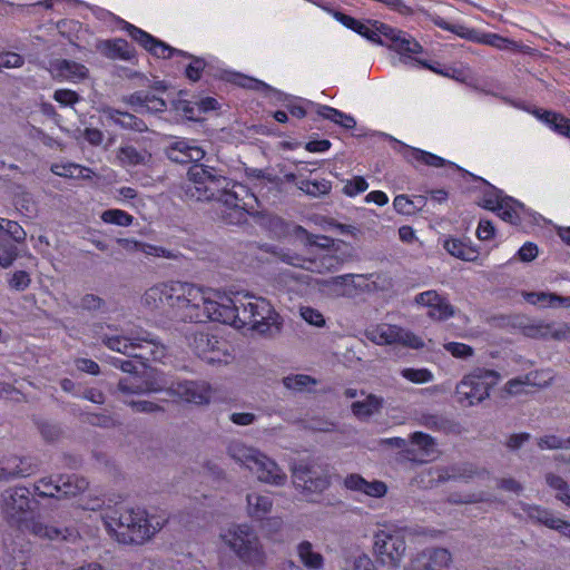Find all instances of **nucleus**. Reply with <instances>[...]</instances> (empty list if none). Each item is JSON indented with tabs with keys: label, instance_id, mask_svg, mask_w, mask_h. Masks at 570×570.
Wrapping results in <instances>:
<instances>
[{
	"label": "nucleus",
	"instance_id": "nucleus-20",
	"mask_svg": "<svg viewBox=\"0 0 570 570\" xmlns=\"http://www.w3.org/2000/svg\"><path fill=\"white\" fill-rule=\"evenodd\" d=\"M452 562V556L444 548L431 547L419 552L409 564V570H445Z\"/></svg>",
	"mask_w": 570,
	"mask_h": 570
},
{
	"label": "nucleus",
	"instance_id": "nucleus-38",
	"mask_svg": "<svg viewBox=\"0 0 570 570\" xmlns=\"http://www.w3.org/2000/svg\"><path fill=\"white\" fill-rule=\"evenodd\" d=\"M444 248L453 257L465 262H474L479 256V252L473 246L459 238L446 239Z\"/></svg>",
	"mask_w": 570,
	"mask_h": 570
},
{
	"label": "nucleus",
	"instance_id": "nucleus-32",
	"mask_svg": "<svg viewBox=\"0 0 570 570\" xmlns=\"http://www.w3.org/2000/svg\"><path fill=\"white\" fill-rule=\"evenodd\" d=\"M297 557L304 570H321L324 567L323 556L308 541H302L296 548Z\"/></svg>",
	"mask_w": 570,
	"mask_h": 570
},
{
	"label": "nucleus",
	"instance_id": "nucleus-25",
	"mask_svg": "<svg viewBox=\"0 0 570 570\" xmlns=\"http://www.w3.org/2000/svg\"><path fill=\"white\" fill-rule=\"evenodd\" d=\"M166 155L174 163L187 164L202 160L205 151L194 140L179 139L170 144Z\"/></svg>",
	"mask_w": 570,
	"mask_h": 570
},
{
	"label": "nucleus",
	"instance_id": "nucleus-61",
	"mask_svg": "<svg viewBox=\"0 0 570 570\" xmlns=\"http://www.w3.org/2000/svg\"><path fill=\"white\" fill-rule=\"evenodd\" d=\"M393 206L397 213L403 215H411L417 209L414 202L405 195H397L393 200Z\"/></svg>",
	"mask_w": 570,
	"mask_h": 570
},
{
	"label": "nucleus",
	"instance_id": "nucleus-10",
	"mask_svg": "<svg viewBox=\"0 0 570 570\" xmlns=\"http://www.w3.org/2000/svg\"><path fill=\"white\" fill-rule=\"evenodd\" d=\"M377 30L385 37L390 38L392 42L391 48L400 53V61L402 63L407 65L411 61H414L417 66L432 70L438 75L452 78L456 77L455 69H440L439 67H435L428 61L416 59L414 56L422 51V46L406 33L400 30H394L385 24H381Z\"/></svg>",
	"mask_w": 570,
	"mask_h": 570
},
{
	"label": "nucleus",
	"instance_id": "nucleus-4",
	"mask_svg": "<svg viewBox=\"0 0 570 570\" xmlns=\"http://www.w3.org/2000/svg\"><path fill=\"white\" fill-rule=\"evenodd\" d=\"M104 523L118 542L141 544L165 525L166 518L149 514L142 508H126L105 515Z\"/></svg>",
	"mask_w": 570,
	"mask_h": 570
},
{
	"label": "nucleus",
	"instance_id": "nucleus-7",
	"mask_svg": "<svg viewBox=\"0 0 570 570\" xmlns=\"http://www.w3.org/2000/svg\"><path fill=\"white\" fill-rule=\"evenodd\" d=\"M230 550L249 566H265L267 556L254 529L248 524H232L220 533Z\"/></svg>",
	"mask_w": 570,
	"mask_h": 570
},
{
	"label": "nucleus",
	"instance_id": "nucleus-46",
	"mask_svg": "<svg viewBox=\"0 0 570 570\" xmlns=\"http://www.w3.org/2000/svg\"><path fill=\"white\" fill-rule=\"evenodd\" d=\"M0 235L6 238H11L14 243H22L26 239L24 229L13 220L0 218Z\"/></svg>",
	"mask_w": 570,
	"mask_h": 570
},
{
	"label": "nucleus",
	"instance_id": "nucleus-34",
	"mask_svg": "<svg viewBox=\"0 0 570 570\" xmlns=\"http://www.w3.org/2000/svg\"><path fill=\"white\" fill-rule=\"evenodd\" d=\"M406 151L404 153V157L412 164H422L430 167L440 168L445 166L446 164H451L444 158L434 155L432 153L405 146Z\"/></svg>",
	"mask_w": 570,
	"mask_h": 570
},
{
	"label": "nucleus",
	"instance_id": "nucleus-17",
	"mask_svg": "<svg viewBox=\"0 0 570 570\" xmlns=\"http://www.w3.org/2000/svg\"><path fill=\"white\" fill-rule=\"evenodd\" d=\"M414 303L428 308L426 315L433 321L443 322L455 315V307L448 296L435 289L419 293L414 297Z\"/></svg>",
	"mask_w": 570,
	"mask_h": 570
},
{
	"label": "nucleus",
	"instance_id": "nucleus-18",
	"mask_svg": "<svg viewBox=\"0 0 570 570\" xmlns=\"http://www.w3.org/2000/svg\"><path fill=\"white\" fill-rule=\"evenodd\" d=\"M293 482L297 489L320 493L330 485L327 473L314 465L299 464L293 468Z\"/></svg>",
	"mask_w": 570,
	"mask_h": 570
},
{
	"label": "nucleus",
	"instance_id": "nucleus-47",
	"mask_svg": "<svg viewBox=\"0 0 570 570\" xmlns=\"http://www.w3.org/2000/svg\"><path fill=\"white\" fill-rule=\"evenodd\" d=\"M101 220L107 224L127 227L132 224L134 217L121 209H108L102 212Z\"/></svg>",
	"mask_w": 570,
	"mask_h": 570
},
{
	"label": "nucleus",
	"instance_id": "nucleus-14",
	"mask_svg": "<svg viewBox=\"0 0 570 570\" xmlns=\"http://www.w3.org/2000/svg\"><path fill=\"white\" fill-rule=\"evenodd\" d=\"M365 335L377 345L401 344L413 350L424 347V342L420 336L397 325L381 324L367 330Z\"/></svg>",
	"mask_w": 570,
	"mask_h": 570
},
{
	"label": "nucleus",
	"instance_id": "nucleus-43",
	"mask_svg": "<svg viewBox=\"0 0 570 570\" xmlns=\"http://www.w3.org/2000/svg\"><path fill=\"white\" fill-rule=\"evenodd\" d=\"M546 481L557 492L556 498L570 508V488L567 481L553 473H548Z\"/></svg>",
	"mask_w": 570,
	"mask_h": 570
},
{
	"label": "nucleus",
	"instance_id": "nucleus-33",
	"mask_svg": "<svg viewBox=\"0 0 570 570\" xmlns=\"http://www.w3.org/2000/svg\"><path fill=\"white\" fill-rule=\"evenodd\" d=\"M355 278L363 282L365 281L364 275L345 274L326 279L323 282V285L328 287L332 294L336 296H344L350 294V286L354 288L363 286L361 283L356 284Z\"/></svg>",
	"mask_w": 570,
	"mask_h": 570
},
{
	"label": "nucleus",
	"instance_id": "nucleus-63",
	"mask_svg": "<svg viewBox=\"0 0 570 570\" xmlns=\"http://www.w3.org/2000/svg\"><path fill=\"white\" fill-rule=\"evenodd\" d=\"M426 475L430 478L428 482L431 487L434 484L446 482L456 476L454 473H450L448 469L440 468L428 470Z\"/></svg>",
	"mask_w": 570,
	"mask_h": 570
},
{
	"label": "nucleus",
	"instance_id": "nucleus-53",
	"mask_svg": "<svg viewBox=\"0 0 570 570\" xmlns=\"http://www.w3.org/2000/svg\"><path fill=\"white\" fill-rule=\"evenodd\" d=\"M144 380L139 376H131L120 380L118 389L126 394H144Z\"/></svg>",
	"mask_w": 570,
	"mask_h": 570
},
{
	"label": "nucleus",
	"instance_id": "nucleus-29",
	"mask_svg": "<svg viewBox=\"0 0 570 570\" xmlns=\"http://www.w3.org/2000/svg\"><path fill=\"white\" fill-rule=\"evenodd\" d=\"M519 507L533 522L541 523L560 532L564 520L556 517L551 511L540 505H531L524 502H519Z\"/></svg>",
	"mask_w": 570,
	"mask_h": 570
},
{
	"label": "nucleus",
	"instance_id": "nucleus-55",
	"mask_svg": "<svg viewBox=\"0 0 570 570\" xmlns=\"http://www.w3.org/2000/svg\"><path fill=\"white\" fill-rule=\"evenodd\" d=\"M127 31L135 41H137L141 47H144L148 51L151 48L153 43H155V37L130 23H127Z\"/></svg>",
	"mask_w": 570,
	"mask_h": 570
},
{
	"label": "nucleus",
	"instance_id": "nucleus-27",
	"mask_svg": "<svg viewBox=\"0 0 570 570\" xmlns=\"http://www.w3.org/2000/svg\"><path fill=\"white\" fill-rule=\"evenodd\" d=\"M346 489L363 493L371 498H383L387 492V485L383 481H367L362 475L353 473L345 478Z\"/></svg>",
	"mask_w": 570,
	"mask_h": 570
},
{
	"label": "nucleus",
	"instance_id": "nucleus-30",
	"mask_svg": "<svg viewBox=\"0 0 570 570\" xmlns=\"http://www.w3.org/2000/svg\"><path fill=\"white\" fill-rule=\"evenodd\" d=\"M97 49L109 59L129 61L135 57V49L127 40L117 38L114 40L100 41Z\"/></svg>",
	"mask_w": 570,
	"mask_h": 570
},
{
	"label": "nucleus",
	"instance_id": "nucleus-24",
	"mask_svg": "<svg viewBox=\"0 0 570 570\" xmlns=\"http://www.w3.org/2000/svg\"><path fill=\"white\" fill-rule=\"evenodd\" d=\"M49 71L55 78L71 82H79L89 76V70L85 65L68 59L51 60Z\"/></svg>",
	"mask_w": 570,
	"mask_h": 570
},
{
	"label": "nucleus",
	"instance_id": "nucleus-64",
	"mask_svg": "<svg viewBox=\"0 0 570 570\" xmlns=\"http://www.w3.org/2000/svg\"><path fill=\"white\" fill-rule=\"evenodd\" d=\"M30 283V276L24 271L14 272L11 278L9 279L10 287L19 292L27 289Z\"/></svg>",
	"mask_w": 570,
	"mask_h": 570
},
{
	"label": "nucleus",
	"instance_id": "nucleus-12",
	"mask_svg": "<svg viewBox=\"0 0 570 570\" xmlns=\"http://www.w3.org/2000/svg\"><path fill=\"white\" fill-rule=\"evenodd\" d=\"M480 205L495 212L501 219L513 225L519 224L527 212L523 204L503 195L502 190L491 185L483 191Z\"/></svg>",
	"mask_w": 570,
	"mask_h": 570
},
{
	"label": "nucleus",
	"instance_id": "nucleus-37",
	"mask_svg": "<svg viewBox=\"0 0 570 570\" xmlns=\"http://www.w3.org/2000/svg\"><path fill=\"white\" fill-rule=\"evenodd\" d=\"M246 501L249 517L259 520L271 511L273 505V501L269 495L256 492L247 494Z\"/></svg>",
	"mask_w": 570,
	"mask_h": 570
},
{
	"label": "nucleus",
	"instance_id": "nucleus-52",
	"mask_svg": "<svg viewBox=\"0 0 570 570\" xmlns=\"http://www.w3.org/2000/svg\"><path fill=\"white\" fill-rule=\"evenodd\" d=\"M299 315L307 324L312 326L324 327L326 324L324 315L314 307L301 306Z\"/></svg>",
	"mask_w": 570,
	"mask_h": 570
},
{
	"label": "nucleus",
	"instance_id": "nucleus-36",
	"mask_svg": "<svg viewBox=\"0 0 570 570\" xmlns=\"http://www.w3.org/2000/svg\"><path fill=\"white\" fill-rule=\"evenodd\" d=\"M51 171L57 176L72 179H91L95 175L90 168L75 163L52 164Z\"/></svg>",
	"mask_w": 570,
	"mask_h": 570
},
{
	"label": "nucleus",
	"instance_id": "nucleus-39",
	"mask_svg": "<svg viewBox=\"0 0 570 570\" xmlns=\"http://www.w3.org/2000/svg\"><path fill=\"white\" fill-rule=\"evenodd\" d=\"M533 114L556 132L570 137V119L560 114L547 110H535Z\"/></svg>",
	"mask_w": 570,
	"mask_h": 570
},
{
	"label": "nucleus",
	"instance_id": "nucleus-5",
	"mask_svg": "<svg viewBox=\"0 0 570 570\" xmlns=\"http://www.w3.org/2000/svg\"><path fill=\"white\" fill-rule=\"evenodd\" d=\"M223 318L227 324L242 328L249 326L255 332L273 336L281 331L282 320L272 304L256 296H245L240 299L230 297L229 307L223 308Z\"/></svg>",
	"mask_w": 570,
	"mask_h": 570
},
{
	"label": "nucleus",
	"instance_id": "nucleus-9",
	"mask_svg": "<svg viewBox=\"0 0 570 570\" xmlns=\"http://www.w3.org/2000/svg\"><path fill=\"white\" fill-rule=\"evenodd\" d=\"M373 551L382 566L399 568L406 552V530L396 527L379 530L374 534Z\"/></svg>",
	"mask_w": 570,
	"mask_h": 570
},
{
	"label": "nucleus",
	"instance_id": "nucleus-51",
	"mask_svg": "<svg viewBox=\"0 0 570 570\" xmlns=\"http://www.w3.org/2000/svg\"><path fill=\"white\" fill-rule=\"evenodd\" d=\"M448 501L454 504H471L489 501V497L484 492L464 494L454 492L449 495Z\"/></svg>",
	"mask_w": 570,
	"mask_h": 570
},
{
	"label": "nucleus",
	"instance_id": "nucleus-2",
	"mask_svg": "<svg viewBox=\"0 0 570 570\" xmlns=\"http://www.w3.org/2000/svg\"><path fill=\"white\" fill-rule=\"evenodd\" d=\"M0 512L9 527L29 532L40 539L69 540L73 535L70 529H58L42 523L31 509L30 492L24 487L8 488L0 494Z\"/></svg>",
	"mask_w": 570,
	"mask_h": 570
},
{
	"label": "nucleus",
	"instance_id": "nucleus-26",
	"mask_svg": "<svg viewBox=\"0 0 570 570\" xmlns=\"http://www.w3.org/2000/svg\"><path fill=\"white\" fill-rule=\"evenodd\" d=\"M100 114L108 124L118 126L121 129L136 132H145L148 130L147 124L134 114L121 111L112 107L101 108Z\"/></svg>",
	"mask_w": 570,
	"mask_h": 570
},
{
	"label": "nucleus",
	"instance_id": "nucleus-15",
	"mask_svg": "<svg viewBox=\"0 0 570 570\" xmlns=\"http://www.w3.org/2000/svg\"><path fill=\"white\" fill-rule=\"evenodd\" d=\"M88 481L76 474L61 475L57 480L42 478L35 484V491L43 498L73 497L88 488Z\"/></svg>",
	"mask_w": 570,
	"mask_h": 570
},
{
	"label": "nucleus",
	"instance_id": "nucleus-58",
	"mask_svg": "<svg viewBox=\"0 0 570 570\" xmlns=\"http://www.w3.org/2000/svg\"><path fill=\"white\" fill-rule=\"evenodd\" d=\"M433 23L435 26H438L439 28H441L442 30H446L452 33H455L461 38L470 37V30L466 27H464L463 24H452V23L448 22L442 17L438 16V17L433 18Z\"/></svg>",
	"mask_w": 570,
	"mask_h": 570
},
{
	"label": "nucleus",
	"instance_id": "nucleus-44",
	"mask_svg": "<svg viewBox=\"0 0 570 570\" xmlns=\"http://www.w3.org/2000/svg\"><path fill=\"white\" fill-rule=\"evenodd\" d=\"M400 375L413 384H426L434 381V374L426 367H403Z\"/></svg>",
	"mask_w": 570,
	"mask_h": 570
},
{
	"label": "nucleus",
	"instance_id": "nucleus-23",
	"mask_svg": "<svg viewBox=\"0 0 570 570\" xmlns=\"http://www.w3.org/2000/svg\"><path fill=\"white\" fill-rule=\"evenodd\" d=\"M435 440L423 432H414L410 445L405 449V458L413 462L424 463L436 454Z\"/></svg>",
	"mask_w": 570,
	"mask_h": 570
},
{
	"label": "nucleus",
	"instance_id": "nucleus-54",
	"mask_svg": "<svg viewBox=\"0 0 570 570\" xmlns=\"http://www.w3.org/2000/svg\"><path fill=\"white\" fill-rule=\"evenodd\" d=\"M419 422L421 425L436 431L445 430L449 425L446 419L439 414L424 413L420 416Z\"/></svg>",
	"mask_w": 570,
	"mask_h": 570
},
{
	"label": "nucleus",
	"instance_id": "nucleus-21",
	"mask_svg": "<svg viewBox=\"0 0 570 570\" xmlns=\"http://www.w3.org/2000/svg\"><path fill=\"white\" fill-rule=\"evenodd\" d=\"M171 308L181 320L187 321L189 311L202 301V287L191 283L175 282Z\"/></svg>",
	"mask_w": 570,
	"mask_h": 570
},
{
	"label": "nucleus",
	"instance_id": "nucleus-31",
	"mask_svg": "<svg viewBox=\"0 0 570 570\" xmlns=\"http://www.w3.org/2000/svg\"><path fill=\"white\" fill-rule=\"evenodd\" d=\"M151 155L146 149H137L131 145H122L117 150V159L124 167L146 165Z\"/></svg>",
	"mask_w": 570,
	"mask_h": 570
},
{
	"label": "nucleus",
	"instance_id": "nucleus-40",
	"mask_svg": "<svg viewBox=\"0 0 570 570\" xmlns=\"http://www.w3.org/2000/svg\"><path fill=\"white\" fill-rule=\"evenodd\" d=\"M524 298L528 303L533 305H541L543 307H552L556 305H564L567 307L570 306V296H560L556 293H525Z\"/></svg>",
	"mask_w": 570,
	"mask_h": 570
},
{
	"label": "nucleus",
	"instance_id": "nucleus-13",
	"mask_svg": "<svg viewBox=\"0 0 570 570\" xmlns=\"http://www.w3.org/2000/svg\"><path fill=\"white\" fill-rule=\"evenodd\" d=\"M281 259L294 267H299L313 273H331L337 271L342 264V258L331 249H318L317 253L308 257L301 256L293 252H285Z\"/></svg>",
	"mask_w": 570,
	"mask_h": 570
},
{
	"label": "nucleus",
	"instance_id": "nucleus-42",
	"mask_svg": "<svg viewBox=\"0 0 570 570\" xmlns=\"http://www.w3.org/2000/svg\"><path fill=\"white\" fill-rule=\"evenodd\" d=\"M535 373H529L521 377L511 379L505 383L504 391L509 395H520L522 393H528V387H533L539 385L535 383Z\"/></svg>",
	"mask_w": 570,
	"mask_h": 570
},
{
	"label": "nucleus",
	"instance_id": "nucleus-49",
	"mask_svg": "<svg viewBox=\"0 0 570 570\" xmlns=\"http://www.w3.org/2000/svg\"><path fill=\"white\" fill-rule=\"evenodd\" d=\"M283 384L288 390L302 392L307 390L311 385H315L316 381L309 375L296 374L284 377Z\"/></svg>",
	"mask_w": 570,
	"mask_h": 570
},
{
	"label": "nucleus",
	"instance_id": "nucleus-28",
	"mask_svg": "<svg viewBox=\"0 0 570 570\" xmlns=\"http://www.w3.org/2000/svg\"><path fill=\"white\" fill-rule=\"evenodd\" d=\"M175 288V282L157 284L145 292L142 302L150 308H159L164 304L171 307Z\"/></svg>",
	"mask_w": 570,
	"mask_h": 570
},
{
	"label": "nucleus",
	"instance_id": "nucleus-6",
	"mask_svg": "<svg viewBox=\"0 0 570 570\" xmlns=\"http://www.w3.org/2000/svg\"><path fill=\"white\" fill-rule=\"evenodd\" d=\"M227 452L236 462L254 471L261 482L276 487L285 484L287 476L283 470L258 450L235 441L228 445Z\"/></svg>",
	"mask_w": 570,
	"mask_h": 570
},
{
	"label": "nucleus",
	"instance_id": "nucleus-59",
	"mask_svg": "<svg viewBox=\"0 0 570 570\" xmlns=\"http://www.w3.org/2000/svg\"><path fill=\"white\" fill-rule=\"evenodd\" d=\"M53 99L62 107L73 106L80 100L79 95L70 89H58L53 94Z\"/></svg>",
	"mask_w": 570,
	"mask_h": 570
},
{
	"label": "nucleus",
	"instance_id": "nucleus-8",
	"mask_svg": "<svg viewBox=\"0 0 570 570\" xmlns=\"http://www.w3.org/2000/svg\"><path fill=\"white\" fill-rule=\"evenodd\" d=\"M500 375L493 370L476 367L465 374L456 384L455 396L465 407L478 405L489 399L490 391L498 384Z\"/></svg>",
	"mask_w": 570,
	"mask_h": 570
},
{
	"label": "nucleus",
	"instance_id": "nucleus-56",
	"mask_svg": "<svg viewBox=\"0 0 570 570\" xmlns=\"http://www.w3.org/2000/svg\"><path fill=\"white\" fill-rule=\"evenodd\" d=\"M127 31L135 41H137L141 47H144L148 51L151 48L153 43H155V37L130 23H127Z\"/></svg>",
	"mask_w": 570,
	"mask_h": 570
},
{
	"label": "nucleus",
	"instance_id": "nucleus-19",
	"mask_svg": "<svg viewBox=\"0 0 570 570\" xmlns=\"http://www.w3.org/2000/svg\"><path fill=\"white\" fill-rule=\"evenodd\" d=\"M168 394L196 405L207 404L212 397V387L203 381L170 382Z\"/></svg>",
	"mask_w": 570,
	"mask_h": 570
},
{
	"label": "nucleus",
	"instance_id": "nucleus-48",
	"mask_svg": "<svg viewBox=\"0 0 570 570\" xmlns=\"http://www.w3.org/2000/svg\"><path fill=\"white\" fill-rule=\"evenodd\" d=\"M17 256L18 250L13 242L0 235V266L3 268L11 266Z\"/></svg>",
	"mask_w": 570,
	"mask_h": 570
},
{
	"label": "nucleus",
	"instance_id": "nucleus-62",
	"mask_svg": "<svg viewBox=\"0 0 570 570\" xmlns=\"http://www.w3.org/2000/svg\"><path fill=\"white\" fill-rule=\"evenodd\" d=\"M105 306V301L95 294H85L79 302V307L86 311H100Z\"/></svg>",
	"mask_w": 570,
	"mask_h": 570
},
{
	"label": "nucleus",
	"instance_id": "nucleus-3",
	"mask_svg": "<svg viewBox=\"0 0 570 570\" xmlns=\"http://www.w3.org/2000/svg\"><path fill=\"white\" fill-rule=\"evenodd\" d=\"M90 331L92 337L101 341L106 347L129 357L156 361L165 355L164 346L159 345L156 337L139 327L119 331L109 324L95 323Z\"/></svg>",
	"mask_w": 570,
	"mask_h": 570
},
{
	"label": "nucleus",
	"instance_id": "nucleus-35",
	"mask_svg": "<svg viewBox=\"0 0 570 570\" xmlns=\"http://www.w3.org/2000/svg\"><path fill=\"white\" fill-rule=\"evenodd\" d=\"M32 472V466H26L22 460L12 459L0 461V481H9L16 478H26Z\"/></svg>",
	"mask_w": 570,
	"mask_h": 570
},
{
	"label": "nucleus",
	"instance_id": "nucleus-1",
	"mask_svg": "<svg viewBox=\"0 0 570 570\" xmlns=\"http://www.w3.org/2000/svg\"><path fill=\"white\" fill-rule=\"evenodd\" d=\"M185 196L197 202L216 199L226 209L230 210L225 219L229 224L240 223L245 219L246 210L239 190L245 187L235 184L225 177L222 170L205 165H194L188 169L187 180L184 184Z\"/></svg>",
	"mask_w": 570,
	"mask_h": 570
},
{
	"label": "nucleus",
	"instance_id": "nucleus-16",
	"mask_svg": "<svg viewBox=\"0 0 570 570\" xmlns=\"http://www.w3.org/2000/svg\"><path fill=\"white\" fill-rule=\"evenodd\" d=\"M190 344L196 354L209 364L227 362V342L214 334L196 333Z\"/></svg>",
	"mask_w": 570,
	"mask_h": 570
},
{
	"label": "nucleus",
	"instance_id": "nucleus-11",
	"mask_svg": "<svg viewBox=\"0 0 570 570\" xmlns=\"http://www.w3.org/2000/svg\"><path fill=\"white\" fill-rule=\"evenodd\" d=\"M230 297L210 288L202 287V301L196 302L189 314L187 321L203 323L206 321H214L227 324L223 318V308L229 307Z\"/></svg>",
	"mask_w": 570,
	"mask_h": 570
},
{
	"label": "nucleus",
	"instance_id": "nucleus-57",
	"mask_svg": "<svg viewBox=\"0 0 570 570\" xmlns=\"http://www.w3.org/2000/svg\"><path fill=\"white\" fill-rule=\"evenodd\" d=\"M444 350L453 357L462 360H466L474 354V350L470 345L460 342H449L444 344Z\"/></svg>",
	"mask_w": 570,
	"mask_h": 570
},
{
	"label": "nucleus",
	"instance_id": "nucleus-45",
	"mask_svg": "<svg viewBox=\"0 0 570 570\" xmlns=\"http://www.w3.org/2000/svg\"><path fill=\"white\" fill-rule=\"evenodd\" d=\"M144 394L145 393H157L166 391L168 393V386L171 381H168L164 374H157L154 372L148 373L144 379Z\"/></svg>",
	"mask_w": 570,
	"mask_h": 570
},
{
	"label": "nucleus",
	"instance_id": "nucleus-60",
	"mask_svg": "<svg viewBox=\"0 0 570 570\" xmlns=\"http://www.w3.org/2000/svg\"><path fill=\"white\" fill-rule=\"evenodd\" d=\"M367 187L366 180L361 176H356L344 185L343 191L345 195L353 197L365 191Z\"/></svg>",
	"mask_w": 570,
	"mask_h": 570
},
{
	"label": "nucleus",
	"instance_id": "nucleus-22",
	"mask_svg": "<svg viewBox=\"0 0 570 570\" xmlns=\"http://www.w3.org/2000/svg\"><path fill=\"white\" fill-rule=\"evenodd\" d=\"M524 335L537 340L570 341V325L556 322H532L523 327Z\"/></svg>",
	"mask_w": 570,
	"mask_h": 570
},
{
	"label": "nucleus",
	"instance_id": "nucleus-41",
	"mask_svg": "<svg viewBox=\"0 0 570 570\" xmlns=\"http://www.w3.org/2000/svg\"><path fill=\"white\" fill-rule=\"evenodd\" d=\"M383 405V400L376 395L370 394L363 401L352 404V412L360 419H365L379 412Z\"/></svg>",
	"mask_w": 570,
	"mask_h": 570
},
{
	"label": "nucleus",
	"instance_id": "nucleus-50",
	"mask_svg": "<svg viewBox=\"0 0 570 570\" xmlns=\"http://www.w3.org/2000/svg\"><path fill=\"white\" fill-rule=\"evenodd\" d=\"M537 445L540 450H567V439L554 434L542 435L537 439Z\"/></svg>",
	"mask_w": 570,
	"mask_h": 570
}]
</instances>
